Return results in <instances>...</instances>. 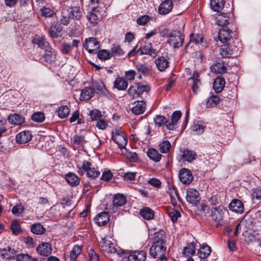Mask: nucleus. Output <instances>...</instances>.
I'll use <instances>...</instances> for the list:
<instances>
[{
	"mask_svg": "<svg viewBox=\"0 0 261 261\" xmlns=\"http://www.w3.org/2000/svg\"><path fill=\"white\" fill-rule=\"evenodd\" d=\"M82 168L87 172V175L89 178L94 179L100 175V171L96 168L91 167V164L88 161H83Z\"/></svg>",
	"mask_w": 261,
	"mask_h": 261,
	"instance_id": "nucleus-9",
	"label": "nucleus"
},
{
	"mask_svg": "<svg viewBox=\"0 0 261 261\" xmlns=\"http://www.w3.org/2000/svg\"><path fill=\"white\" fill-rule=\"evenodd\" d=\"M212 251L211 248L207 245H203L198 250L199 256L201 258H205L209 256Z\"/></svg>",
	"mask_w": 261,
	"mask_h": 261,
	"instance_id": "nucleus-44",
	"label": "nucleus"
},
{
	"mask_svg": "<svg viewBox=\"0 0 261 261\" xmlns=\"http://www.w3.org/2000/svg\"><path fill=\"white\" fill-rule=\"evenodd\" d=\"M225 82L224 79L221 77H217L214 81L213 83V88L214 90L217 93H219L222 91L224 87Z\"/></svg>",
	"mask_w": 261,
	"mask_h": 261,
	"instance_id": "nucleus-33",
	"label": "nucleus"
},
{
	"mask_svg": "<svg viewBox=\"0 0 261 261\" xmlns=\"http://www.w3.org/2000/svg\"><path fill=\"white\" fill-rule=\"evenodd\" d=\"M82 251V248L78 245L74 246L70 254V261H75L77 256L80 254Z\"/></svg>",
	"mask_w": 261,
	"mask_h": 261,
	"instance_id": "nucleus-49",
	"label": "nucleus"
},
{
	"mask_svg": "<svg viewBox=\"0 0 261 261\" xmlns=\"http://www.w3.org/2000/svg\"><path fill=\"white\" fill-rule=\"evenodd\" d=\"M99 247L101 252L107 256L113 254L120 257L122 254H124L123 251L117 250L114 244L105 238L102 239L99 242Z\"/></svg>",
	"mask_w": 261,
	"mask_h": 261,
	"instance_id": "nucleus-4",
	"label": "nucleus"
},
{
	"mask_svg": "<svg viewBox=\"0 0 261 261\" xmlns=\"http://www.w3.org/2000/svg\"><path fill=\"white\" fill-rule=\"evenodd\" d=\"M62 29L60 25L52 24L49 30V34L53 39L58 38L62 36Z\"/></svg>",
	"mask_w": 261,
	"mask_h": 261,
	"instance_id": "nucleus-30",
	"label": "nucleus"
},
{
	"mask_svg": "<svg viewBox=\"0 0 261 261\" xmlns=\"http://www.w3.org/2000/svg\"><path fill=\"white\" fill-rule=\"evenodd\" d=\"M70 17L69 13L66 10V7L64 5L61 10V15L59 20L61 24L67 25L70 22Z\"/></svg>",
	"mask_w": 261,
	"mask_h": 261,
	"instance_id": "nucleus-34",
	"label": "nucleus"
},
{
	"mask_svg": "<svg viewBox=\"0 0 261 261\" xmlns=\"http://www.w3.org/2000/svg\"><path fill=\"white\" fill-rule=\"evenodd\" d=\"M170 195L172 204L174 206L176 205L177 201H180V200L177 189L173 188L170 192Z\"/></svg>",
	"mask_w": 261,
	"mask_h": 261,
	"instance_id": "nucleus-55",
	"label": "nucleus"
},
{
	"mask_svg": "<svg viewBox=\"0 0 261 261\" xmlns=\"http://www.w3.org/2000/svg\"><path fill=\"white\" fill-rule=\"evenodd\" d=\"M113 177V173L110 170H105L102 174L101 179L104 181H109Z\"/></svg>",
	"mask_w": 261,
	"mask_h": 261,
	"instance_id": "nucleus-64",
	"label": "nucleus"
},
{
	"mask_svg": "<svg viewBox=\"0 0 261 261\" xmlns=\"http://www.w3.org/2000/svg\"><path fill=\"white\" fill-rule=\"evenodd\" d=\"M197 158L196 152L192 150L184 149L180 155V160L184 162L191 163Z\"/></svg>",
	"mask_w": 261,
	"mask_h": 261,
	"instance_id": "nucleus-17",
	"label": "nucleus"
},
{
	"mask_svg": "<svg viewBox=\"0 0 261 261\" xmlns=\"http://www.w3.org/2000/svg\"><path fill=\"white\" fill-rule=\"evenodd\" d=\"M186 199L187 201L191 204H197L200 200L198 191L194 189H188L187 190Z\"/></svg>",
	"mask_w": 261,
	"mask_h": 261,
	"instance_id": "nucleus-10",
	"label": "nucleus"
},
{
	"mask_svg": "<svg viewBox=\"0 0 261 261\" xmlns=\"http://www.w3.org/2000/svg\"><path fill=\"white\" fill-rule=\"evenodd\" d=\"M128 82L126 80L122 77H118L114 82V87L118 90L123 91L127 89Z\"/></svg>",
	"mask_w": 261,
	"mask_h": 261,
	"instance_id": "nucleus-27",
	"label": "nucleus"
},
{
	"mask_svg": "<svg viewBox=\"0 0 261 261\" xmlns=\"http://www.w3.org/2000/svg\"><path fill=\"white\" fill-rule=\"evenodd\" d=\"M15 253L14 249L8 247L7 248H4L1 250V255L3 258L7 260H11L14 258Z\"/></svg>",
	"mask_w": 261,
	"mask_h": 261,
	"instance_id": "nucleus-35",
	"label": "nucleus"
},
{
	"mask_svg": "<svg viewBox=\"0 0 261 261\" xmlns=\"http://www.w3.org/2000/svg\"><path fill=\"white\" fill-rule=\"evenodd\" d=\"M111 54L112 57L113 56H122L124 54V51L121 48V47L116 44H113L111 49Z\"/></svg>",
	"mask_w": 261,
	"mask_h": 261,
	"instance_id": "nucleus-50",
	"label": "nucleus"
},
{
	"mask_svg": "<svg viewBox=\"0 0 261 261\" xmlns=\"http://www.w3.org/2000/svg\"><path fill=\"white\" fill-rule=\"evenodd\" d=\"M140 215L147 220L152 219L154 217V212L149 207H145L140 210Z\"/></svg>",
	"mask_w": 261,
	"mask_h": 261,
	"instance_id": "nucleus-39",
	"label": "nucleus"
},
{
	"mask_svg": "<svg viewBox=\"0 0 261 261\" xmlns=\"http://www.w3.org/2000/svg\"><path fill=\"white\" fill-rule=\"evenodd\" d=\"M228 20L229 18L227 13L219 14L216 17L217 24L223 27L228 23Z\"/></svg>",
	"mask_w": 261,
	"mask_h": 261,
	"instance_id": "nucleus-46",
	"label": "nucleus"
},
{
	"mask_svg": "<svg viewBox=\"0 0 261 261\" xmlns=\"http://www.w3.org/2000/svg\"><path fill=\"white\" fill-rule=\"evenodd\" d=\"M67 182L72 187H75L80 184V178L74 173H69L65 175Z\"/></svg>",
	"mask_w": 261,
	"mask_h": 261,
	"instance_id": "nucleus-31",
	"label": "nucleus"
},
{
	"mask_svg": "<svg viewBox=\"0 0 261 261\" xmlns=\"http://www.w3.org/2000/svg\"><path fill=\"white\" fill-rule=\"evenodd\" d=\"M155 124L158 127L166 126L169 123V121L163 115H156L153 118Z\"/></svg>",
	"mask_w": 261,
	"mask_h": 261,
	"instance_id": "nucleus-40",
	"label": "nucleus"
},
{
	"mask_svg": "<svg viewBox=\"0 0 261 261\" xmlns=\"http://www.w3.org/2000/svg\"><path fill=\"white\" fill-rule=\"evenodd\" d=\"M105 88V87L103 83L100 82L94 84L93 88L94 91H95L97 94L101 95Z\"/></svg>",
	"mask_w": 261,
	"mask_h": 261,
	"instance_id": "nucleus-62",
	"label": "nucleus"
},
{
	"mask_svg": "<svg viewBox=\"0 0 261 261\" xmlns=\"http://www.w3.org/2000/svg\"><path fill=\"white\" fill-rule=\"evenodd\" d=\"M220 100V98L217 95L211 96L206 101V106L208 108H213L217 105Z\"/></svg>",
	"mask_w": 261,
	"mask_h": 261,
	"instance_id": "nucleus-54",
	"label": "nucleus"
},
{
	"mask_svg": "<svg viewBox=\"0 0 261 261\" xmlns=\"http://www.w3.org/2000/svg\"><path fill=\"white\" fill-rule=\"evenodd\" d=\"M66 10L71 19L80 20L83 14V10L79 6L66 7Z\"/></svg>",
	"mask_w": 261,
	"mask_h": 261,
	"instance_id": "nucleus-11",
	"label": "nucleus"
},
{
	"mask_svg": "<svg viewBox=\"0 0 261 261\" xmlns=\"http://www.w3.org/2000/svg\"><path fill=\"white\" fill-rule=\"evenodd\" d=\"M41 15L45 17H51L56 14V11L53 7L45 6L41 9Z\"/></svg>",
	"mask_w": 261,
	"mask_h": 261,
	"instance_id": "nucleus-43",
	"label": "nucleus"
},
{
	"mask_svg": "<svg viewBox=\"0 0 261 261\" xmlns=\"http://www.w3.org/2000/svg\"><path fill=\"white\" fill-rule=\"evenodd\" d=\"M169 216L173 222H175L177 219L181 216L180 212L177 210H173L169 212Z\"/></svg>",
	"mask_w": 261,
	"mask_h": 261,
	"instance_id": "nucleus-63",
	"label": "nucleus"
},
{
	"mask_svg": "<svg viewBox=\"0 0 261 261\" xmlns=\"http://www.w3.org/2000/svg\"><path fill=\"white\" fill-rule=\"evenodd\" d=\"M147 154L150 159L155 162H159L162 156V155L159 153L157 150L153 148L149 149L147 151Z\"/></svg>",
	"mask_w": 261,
	"mask_h": 261,
	"instance_id": "nucleus-42",
	"label": "nucleus"
},
{
	"mask_svg": "<svg viewBox=\"0 0 261 261\" xmlns=\"http://www.w3.org/2000/svg\"><path fill=\"white\" fill-rule=\"evenodd\" d=\"M241 43L238 39L233 40L231 44L223 43L220 46V54L224 58L237 56L241 51Z\"/></svg>",
	"mask_w": 261,
	"mask_h": 261,
	"instance_id": "nucleus-2",
	"label": "nucleus"
},
{
	"mask_svg": "<svg viewBox=\"0 0 261 261\" xmlns=\"http://www.w3.org/2000/svg\"><path fill=\"white\" fill-rule=\"evenodd\" d=\"M183 32L184 29L182 28L178 30H173L168 35L167 42L170 46L174 48H177L182 45L184 41Z\"/></svg>",
	"mask_w": 261,
	"mask_h": 261,
	"instance_id": "nucleus-5",
	"label": "nucleus"
},
{
	"mask_svg": "<svg viewBox=\"0 0 261 261\" xmlns=\"http://www.w3.org/2000/svg\"><path fill=\"white\" fill-rule=\"evenodd\" d=\"M36 251L39 255L47 256L52 252L51 246L48 243L43 242L38 245L37 247Z\"/></svg>",
	"mask_w": 261,
	"mask_h": 261,
	"instance_id": "nucleus-14",
	"label": "nucleus"
},
{
	"mask_svg": "<svg viewBox=\"0 0 261 261\" xmlns=\"http://www.w3.org/2000/svg\"><path fill=\"white\" fill-rule=\"evenodd\" d=\"M224 3V0H211L210 6L215 11H220L223 8Z\"/></svg>",
	"mask_w": 261,
	"mask_h": 261,
	"instance_id": "nucleus-45",
	"label": "nucleus"
},
{
	"mask_svg": "<svg viewBox=\"0 0 261 261\" xmlns=\"http://www.w3.org/2000/svg\"><path fill=\"white\" fill-rule=\"evenodd\" d=\"M71 141L74 145L81 147H83L87 142H90L93 145H95L94 141H98L100 142L97 136L87 131H84L80 134L74 135L71 139Z\"/></svg>",
	"mask_w": 261,
	"mask_h": 261,
	"instance_id": "nucleus-3",
	"label": "nucleus"
},
{
	"mask_svg": "<svg viewBox=\"0 0 261 261\" xmlns=\"http://www.w3.org/2000/svg\"><path fill=\"white\" fill-rule=\"evenodd\" d=\"M227 212L224 206L220 205L211 209L210 216L213 220L219 222L223 219L225 214Z\"/></svg>",
	"mask_w": 261,
	"mask_h": 261,
	"instance_id": "nucleus-8",
	"label": "nucleus"
},
{
	"mask_svg": "<svg viewBox=\"0 0 261 261\" xmlns=\"http://www.w3.org/2000/svg\"><path fill=\"white\" fill-rule=\"evenodd\" d=\"M147 182L154 188L160 189L161 188L162 182L157 178H150L147 180Z\"/></svg>",
	"mask_w": 261,
	"mask_h": 261,
	"instance_id": "nucleus-56",
	"label": "nucleus"
},
{
	"mask_svg": "<svg viewBox=\"0 0 261 261\" xmlns=\"http://www.w3.org/2000/svg\"><path fill=\"white\" fill-rule=\"evenodd\" d=\"M138 51L141 55H149L153 57H155L158 54V51L151 48L150 43H146L143 46L140 47Z\"/></svg>",
	"mask_w": 261,
	"mask_h": 261,
	"instance_id": "nucleus-23",
	"label": "nucleus"
},
{
	"mask_svg": "<svg viewBox=\"0 0 261 261\" xmlns=\"http://www.w3.org/2000/svg\"><path fill=\"white\" fill-rule=\"evenodd\" d=\"M97 57L100 60L105 61L110 59L112 57V54L108 50L101 49L98 52Z\"/></svg>",
	"mask_w": 261,
	"mask_h": 261,
	"instance_id": "nucleus-52",
	"label": "nucleus"
},
{
	"mask_svg": "<svg viewBox=\"0 0 261 261\" xmlns=\"http://www.w3.org/2000/svg\"><path fill=\"white\" fill-rule=\"evenodd\" d=\"M181 116L180 111H176L173 113L171 116V121L167 125V129L168 130H174L178 127L177 122Z\"/></svg>",
	"mask_w": 261,
	"mask_h": 261,
	"instance_id": "nucleus-16",
	"label": "nucleus"
},
{
	"mask_svg": "<svg viewBox=\"0 0 261 261\" xmlns=\"http://www.w3.org/2000/svg\"><path fill=\"white\" fill-rule=\"evenodd\" d=\"M146 253L143 250L132 251L127 257V261H145Z\"/></svg>",
	"mask_w": 261,
	"mask_h": 261,
	"instance_id": "nucleus-13",
	"label": "nucleus"
},
{
	"mask_svg": "<svg viewBox=\"0 0 261 261\" xmlns=\"http://www.w3.org/2000/svg\"><path fill=\"white\" fill-rule=\"evenodd\" d=\"M110 215L107 212H102L97 214L95 217V222L99 226H103L110 220Z\"/></svg>",
	"mask_w": 261,
	"mask_h": 261,
	"instance_id": "nucleus-18",
	"label": "nucleus"
},
{
	"mask_svg": "<svg viewBox=\"0 0 261 261\" xmlns=\"http://www.w3.org/2000/svg\"><path fill=\"white\" fill-rule=\"evenodd\" d=\"M195 252V247L193 243L188 244L183 250V254L186 256L193 255Z\"/></svg>",
	"mask_w": 261,
	"mask_h": 261,
	"instance_id": "nucleus-53",
	"label": "nucleus"
},
{
	"mask_svg": "<svg viewBox=\"0 0 261 261\" xmlns=\"http://www.w3.org/2000/svg\"><path fill=\"white\" fill-rule=\"evenodd\" d=\"M84 47L89 53L96 54L100 48L99 42L94 37L86 38L84 41Z\"/></svg>",
	"mask_w": 261,
	"mask_h": 261,
	"instance_id": "nucleus-7",
	"label": "nucleus"
},
{
	"mask_svg": "<svg viewBox=\"0 0 261 261\" xmlns=\"http://www.w3.org/2000/svg\"><path fill=\"white\" fill-rule=\"evenodd\" d=\"M112 139L120 148H124L127 143V136L119 126L115 127L112 130Z\"/></svg>",
	"mask_w": 261,
	"mask_h": 261,
	"instance_id": "nucleus-6",
	"label": "nucleus"
},
{
	"mask_svg": "<svg viewBox=\"0 0 261 261\" xmlns=\"http://www.w3.org/2000/svg\"><path fill=\"white\" fill-rule=\"evenodd\" d=\"M192 128L193 131L196 132L197 134L199 135L203 132L205 126L202 123H198L194 124Z\"/></svg>",
	"mask_w": 261,
	"mask_h": 261,
	"instance_id": "nucleus-58",
	"label": "nucleus"
},
{
	"mask_svg": "<svg viewBox=\"0 0 261 261\" xmlns=\"http://www.w3.org/2000/svg\"><path fill=\"white\" fill-rule=\"evenodd\" d=\"M159 147L160 151L163 153H165L169 152L171 145L169 141L164 140L159 144Z\"/></svg>",
	"mask_w": 261,
	"mask_h": 261,
	"instance_id": "nucleus-47",
	"label": "nucleus"
},
{
	"mask_svg": "<svg viewBox=\"0 0 261 261\" xmlns=\"http://www.w3.org/2000/svg\"><path fill=\"white\" fill-rule=\"evenodd\" d=\"M155 63L159 70L164 71L169 66L168 61L164 57L160 56L155 60Z\"/></svg>",
	"mask_w": 261,
	"mask_h": 261,
	"instance_id": "nucleus-26",
	"label": "nucleus"
},
{
	"mask_svg": "<svg viewBox=\"0 0 261 261\" xmlns=\"http://www.w3.org/2000/svg\"><path fill=\"white\" fill-rule=\"evenodd\" d=\"M230 211L238 214H242L244 210V204L239 199H233L229 204Z\"/></svg>",
	"mask_w": 261,
	"mask_h": 261,
	"instance_id": "nucleus-19",
	"label": "nucleus"
},
{
	"mask_svg": "<svg viewBox=\"0 0 261 261\" xmlns=\"http://www.w3.org/2000/svg\"><path fill=\"white\" fill-rule=\"evenodd\" d=\"M232 32L227 28H221L219 32L218 38L222 43H227L231 38Z\"/></svg>",
	"mask_w": 261,
	"mask_h": 261,
	"instance_id": "nucleus-20",
	"label": "nucleus"
},
{
	"mask_svg": "<svg viewBox=\"0 0 261 261\" xmlns=\"http://www.w3.org/2000/svg\"><path fill=\"white\" fill-rule=\"evenodd\" d=\"M137 91L138 96L143 94V92H148L150 90V87L148 85H140L137 84Z\"/></svg>",
	"mask_w": 261,
	"mask_h": 261,
	"instance_id": "nucleus-59",
	"label": "nucleus"
},
{
	"mask_svg": "<svg viewBox=\"0 0 261 261\" xmlns=\"http://www.w3.org/2000/svg\"><path fill=\"white\" fill-rule=\"evenodd\" d=\"M211 69L212 72L216 74H223L226 72L227 69L223 63L220 62H217L213 65Z\"/></svg>",
	"mask_w": 261,
	"mask_h": 261,
	"instance_id": "nucleus-37",
	"label": "nucleus"
},
{
	"mask_svg": "<svg viewBox=\"0 0 261 261\" xmlns=\"http://www.w3.org/2000/svg\"><path fill=\"white\" fill-rule=\"evenodd\" d=\"M98 11V8L94 6L92 7L91 11L88 12L86 17L90 23L96 24L98 23L99 19V16L97 14Z\"/></svg>",
	"mask_w": 261,
	"mask_h": 261,
	"instance_id": "nucleus-24",
	"label": "nucleus"
},
{
	"mask_svg": "<svg viewBox=\"0 0 261 261\" xmlns=\"http://www.w3.org/2000/svg\"><path fill=\"white\" fill-rule=\"evenodd\" d=\"M126 202V197L122 194L118 193L114 195L113 199V204L114 206L121 207Z\"/></svg>",
	"mask_w": 261,
	"mask_h": 261,
	"instance_id": "nucleus-29",
	"label": "nucleus"
},
{
	"mask_svg": "<svg viewBox=\"0 0 261 261\" xmlns=\"http://www.w3.org/2000/svg\"><path fill=\"white\" fill-rule=\"evenodd\" d=\"M152 244L149 250L150 255L153 258L166 260L165 254L167 247V236L163 230L154 233L152 239Z\"/></svg>",
	"mask_w": 261,
	"mask_h": 261,
	"instance_id": "nucleus-1",
	"label": "nucleus"
},
{
	"mask_svg": "<svg viewBox=\"0 0 261 261\" xmlns=\"http://www.w3.org/2000/svg\"><path fill=\"white\" fill-rule=\"evenodd\" d=\"M189 80L193 81L192 84V91L193 93L196 94L197 90L199 87V85H200V81L199 79V73L197 71H194L193 75L189 79Z\"/></svg>",
	"mask_w": 261,
	"mask_h": 261,
	"instance_id": "nucleus-36",
	"label": "nucleus"
},
{
	"mask_svg": "<svg viewBox=\"0 0 261 261\" xmlns=\"http://www.w3.org/2000/svg\"><path fill=\"white\" fill-rule=\"evenodd\" d=\"M89 116L90 119L93 121H97L100 119L102 115L101 114V112L97 110H94L92 111H91L89 112Z\"/></svg>",
	"mask_w": 261,
	"mask_h": 261,
	"instance_id": "nucleus-60",
	"label": "nucleus"
},
{
	"mask_svg": "<svg viewBox=\"0 0 261 261\" xmlns=\"http://www.w3.org/2000/svg\"><path fill=\"white\" fill-rule=\"evenodd\" d=\"M45 231V228L40 223H36L32 225L31 231L34 234L37 235L42 234Z\"/></svg>",
	"mask_w": 261,
	"mask_h": 261,
	"instance_id": "nucleus-51",
	"label": "nucleus"
},
{
	"mask_svg": "<svg viewBox=\"0 0 261 261\" xmlns=\"http://www.w3.org/2000/svg\"><path fill=\"white\" fill-rule=\"evenodd\" d=\"M179 178L180 181L186 185H189L193 179L191 172L186 168H182L179 171Z\"/></svg>",
	"mask_w": 261,
	"mask_h": 261,
	"instance_id": "nucleus-12",
	"label": "nucleus"
},
{
	"mask_svg": "<svg viewBox=\"0 0 261 261\" xmlns=\"http://www.w3.org/2000/svg\"><path fill=\"white\" fill-rule=\"evenodd\" d=\"M33 43L34 44L37 45L38 47L44 50H48L50 47H51L49 43L43 36L36 35L33 40Z\"/></svg>",
	"mask_w": 261,
	"mask_h": 261,
	"instance_id": "nucleus-15",
	"label": "nucleus"
},
{
	"mask_svg": "<svg viewBox=\"0 0 261 261\" xmlns=\"http://www.w3.org/2000/svg\"><path fill=\"white\" fill-rule=\"evenodd\" d=\"M32 119L37 122H42L45 119V116L43 113L37 112L32 115Z\"/></svg>",
	"mask_w": 261,
	"mask_h": 261,
	"instance_id": "nucleus-57",
	"label": "nucleus"
},
{
	"mask_svg": "<svg viewBox=\"0 0 261 261\" xmlns=\"http://www.w3.org/2000/svg\"><path fill=\"white\" fill-rule=\"evenodd\" d=\"M11 228L13 231V233L15 235L18 234L21 231L19 223L17 220H14L12 222Z\"/></svg>",
	"mask_w": 261,
	"mask_h": 261,
	"instance_id": "nucleus-61",
	"label": "nucleus"
},
{
	"mask_svg": "<svg viewBox=\"0 0 261 261\" xmlns=\"http://www.w3.org/2000/svg\"><path fill=\"white\" fill-rule=\"evenodd\" d=\"M56 113L60 118H65L68 117L70 113V110L67 106H61L56 110Z\"/></svg>",
	"mask_w": 261,
	"mask_h": 261,
	"instance_id": "nucleus-41",
	"label": "nucleus"
},
{
	"mask_svg": "<svg viewBox=\"0 0 261 261\" xmlns=\"http://www.w3.org/2000/svg\"><path fill=\"white\" fill-rule=\"evenodd\" d=\"M146 109V103L144 101H138L135 102V106L132 108V112L135 115H138L144 113Z\"/></svg>",
	"mask_w": 261,
	"mask_h": 261,
	"instance_id": "nucleus-28",
	"label": "nucleus"
},
{
	"mask_svg": "<svg viewBox=\"0 0 261 261\" xmlns=\"http://www.w3.org/2000/svg\"><path fill=\"white\" fill-rule=\"evenodd\" d=\"M32 138V135L29 131H23L16 136V141L18 143H25L30 141Z\"/></svg>",
	"mask_w": 261,
	"mask_h": 261,
	"instance_id": "nucleus-21",
	"label": "nucleus"
},
{
	"mask_svg": "<svg viewBox=\"0 0 261 261\" xmlns=\"http://www.w3.org/2000/svg\"><path fill=\"white\" fill-rule=\"evenodd\" d=\"M16 261H39L38 258L33 257L28 254L20 253L16 255Z\"/></svg>",
	"mask_w": 261,
	"mask_h": 261,
	"instance_id": "nucleus-48",
	"label": "nucleus"
},
{
	"mask_svg": "<svg viewBox=\"0 0 261 261\" xmlns=\"http://www.w3.org/2000/svg\"><path fill=\"white\" fill-rule=\"evenodd\" d=\"M173 8L172 2L171 0H166L162 2L159 7V12L165 15L169 13Z\"/></svg>",
	"mask_w": 261,
	"mask_h": 261,
	"instance_id": "nucleus-22",
	"label": "nucleus"
},
{
	"mask_svg": "<svg viewBox=\"0 0 261 261\" xmlns=\"http://www.w3.org/2000/svg\"><path fill=\"white\" fill-rule=\"evenodd\" d=\"M94 90L91 87H86L81 91L80 94L81 100H88L94 95Z\"/></svg>",
	"mask_w": 261,
	"mask_h": 261,
	"instance_id": "nucleus-32",
	"label": "nucleus"
},
{
	"mask_svg": "<svg viewBox=\"0 0 261 261\" xmlns=\"http://www.w3.org/2000/svg\"><path fill=\"white\" fill-rule=\"evenodd\" d=\"M45 53L43 55L44 61L49 63H54L56 59L57 51L51 47L48 50H45Z\"/></svg>",
	"mask_w": 261,
	"mask_h": 261,
	"instance_id": "nucleus-25",
	"label": "nucleus"
},
{
	"mask_svg": "<svg viewBox=\"0 0 261 261\" xmlns=\"http://www.w3.org/2000/svg\"><path fill=\"white\" fill-rule=\"evenodd\" d=\"M8 119L9 123L14 125H20L24 121V118L17 114L10 115Z\"/></svg>",
	"mask_w": 261,
	"mask_h": 261,
	"instance_id": "nucleus-38",
	"label": "nucleus"
}]
</instances>
